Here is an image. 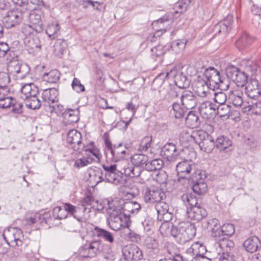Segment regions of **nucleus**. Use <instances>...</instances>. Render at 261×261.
Listing matches in <instances>:
<instances>
[{"instance_id": "nucleus-1", "label": "nucleus", "mask_w": 261, "mask_h": 261, "mask_svg": "<svg viewBox=\"0 0 261 261\" xmlns=\"http://www.w3.org/2000/svg\"><path fill=\"white\" fill-rule=\"evenodd\" d=\"M160 230L162 233H170L180 244H185L196 234L194 225L188 222H181L177 225L164 223L161 226Z\"/></svg>"}, {"instance_id": "nucleus-2", "label": "nucleus", "mask_w": 261, "mask_h": 261, "mask_svg": "<svg viewBox=\"0 0 261 261\" xmlns=\"http://www.w3.org/2000/svg\"><path fill=\"white\" fill-rule=\"evenodd\" d=\"M109 216L108 224L109 227L115 231L121 229L123 227L130 225L131 222L127 214L123 213L121 206L109 205L108 209Z\"/></svg>"}, {"instance_id": "nucleus-3", "label": "nucleus", "mask_w": 261, "mask_h": 261, "mask_svg": "<svg viewBox=\"0 0 261 261\" xmlns=\"http://www.w3.org/2000/svg\"><path fill=\"white\" fill-rule=\"evenodd\" d=\"M103 138L106 147V153L107 154L109 152L113 161L118 162L123 160L126 155H128L129 153L127 151V147L126 145L123 146L121 143L118 145H113L108 133L103 134Z\"/></svg>"}, {"instance_id": "nucleus-4", "label": "nucleus", "mask_w": 261, "mask_h": 261, "mask_svg": "<svg viewBox=\"0 0 261 261\" xmlns=\"http://www.w3.org/2000/svg\"><path fill=\"white\" fill-rule=\"evenodd\" d=\"M204 80L210 85L215 84L218 88L223 90H227L229 88L228 80L223 78L220 72L213 67L205 68L203 72Z\"/></svg>"}, {"instance_id": "nucleus-5", "label": "nucleus", "mask_w": 261, "mask_h": 261, "mask_svg": "<svg viewBox=\"0 0 261 261\" xmlns=\"http://www.w3.org/2000/svg\"><path fill=\"white\" fill-rule=\"evenodd\" d=\"M204 80L210 85L215 84L218 88L223 90H227L229 88L228 80L223 78L220 72L213 67L205 68L203 72Z\"/></svg>"}, {"instance_id": "nucleus-6", "label": "nucleus", "mask_w": 261, "mask_h": 261, "mask_svg": "<svg viewBox=\"0 0 261 261\" xmlns=\"http://www.w3.org/2000/svg\"><path fill=\"white\" fill-rule=\"evenodd\" d=\"M178 175L183 178L192 179L193 175H200V171L196 170V165L192 160H185L179 162L176 166Z\"/></svg>"}, {"instance_id": "nucleus-7", "label": "nucleus", "mask_w": 261, "mask_h": 261, "mask_svg": "<svg viewBox=\"0 0 261 261\" xmlns=\"http://www.w3.org/2000/svg\"><path fill=\"white\" fill-rule=\"evenodd\" d=\"M102 241L100 239L87 242L81 246L78 250V255L82 258H93L100 251Z\"/></svg>"}, {"instance_id": "nucleus-8", "label": "nucleus", "mask_w": 261, "mask_h": 261, "mask_svg": "<svg viewBox=\"0 0 261 261\" xmlns=\"http://www.w3.org/2000/svg\"><path fill=\"white\" fill-rule=\"evenodd\" d=\"M8 71L16 80L23 79L29 73V67L18 60H11L8 65Z\"/></svg>"}, {"instance_id": "nucleus-9", "label": "nucleus", "mask_w": 261, "mask_h": 261, "mask_svg": "<svg viewBox=\"0 0 261 261\" xmlns=\"http://www.w3.org/2000/svg\"><path fill=\"white\" fill-rule=\"evenodd\" d=\"M143 199L146 203H157L166 197L161 189L151 186L145 187L143 190Z\"/></svg>"}, {"instance_id": "nucleus-10", "label": "nucleus", "mask_w": 261, "mask_h": 261, "mask_svg": "<svg viewBox=\"0 0 261 261\" xmlns=\"http://www.w3.org/2000/svg\"><path fill=\"white\" fill-rule=\"evenodd\" d=\"M58 91L56 88H49L45 89L42 93V97L44 101L48 103V109L47 111L50 113H55L58 114L59 111H61L63 108L62 106L54 105L51 106V103H55L58 101Z\"/></svg>"}, {"instance_id": "nucleus-11", "label": "nucleus", "mask_w": 261, "mask_h": 261, "mask_svg": "<svg viewBox=\"0 0 261 261\" xmlns=\"http://www.w3.org/2000/svg\"><path fill=\"white\" fill-rule=\"evenodd\" d=\"M23 18L21 10L13 9L7 12L2 21L5 27L10 29L18 25Z\"/></svg>"}, {"instance_id": "nucleus-12", "label": "nucleus", "mask_w": 261, "mask_h": 261, "mask_svg": "<svg viewBox=\"0 0 261 261\" xmlns=\"http://www.w3.org/2000/svg\"><path fill=\"white\" fill-rule=\"evenodd\" d=\"M166 76L173 78L175 84L180 89L187 88L190 84V81L186 75L181 70L176 68L167 72Z\"/></svg>"}, {"instance_id": "nucleus-13", "label": "nucleus", "mask_w": 261, "mask_h": 261, "mask_svg": "<svg viewBox=\"0 0 261 261\" xmlns=\"http://www.w3.org/2000/svg\"><path fill=\"white\" fill-rule=\"evenodd\" d=\"M67 142L75 151L81 153L85 147L82 142L81 134L76 129H71L67 134Z\"/></svg>"}, {"instance_id": "nucleus-14", "label": "nucleus", "mask_w": 261, "mask_h": 261, "mask_svg": "<svg viewBox=\"0 0 261 261\" xmlns=\"http://www.w3.org/2000/svg\"><path fill=\"white\" fill-rule=\"evenodd\" d=\"M182 106L186 109L195 108L199 103L198 96L191 91L184 90L180 97Z\"/></svg>"}, {"instance_id": "nucleus-15", "label": "nucleus", "mask_w": 261, "mask_h": 261, "mask_svg": "<svg viewBox=\"0 0 261 261\" xmlns=\"http://www.w3.org/2000/svg\"><path fill=\"white\" fill-rule=\"evenodd\" d=\"M245 93L250 98H258L261 95V89L258 81L255 79L250 80L246 85Z\"/></svg>"}, {"instance_id": "nucleus-16", "label": "nucleus", "mask_w": 261, "mask_h": 261, "mask_svg": "<svg viewBox=\"0 0 261 261\" xmlns=\"http://www.w3.org/2000/svg\"><path fill=\"white\" fill-rule=\"evenodd\" d=\"M123 256L130 261H138L142 258V252L136 245L126 246L122 250Z\"/></svg>"}, {"instance_id": "nucleus-17", "label": "nucleus", "mask_w": 261, "mask_h": 261, "mask_svg": "<svg viewBox=\"0 0 261 261\" xmlns=\"http://www.w3.org/2000/svg\"><path fill=\"white\" fill-rule=\"evenodd\" d=\"M199 112L202 117L206 119H211L216 114L215 105L210 101H205L200 103Z\"/></svg>"}, {"instance_id": "nucleus-18", "label": "nucleus", "mask_w": 261, "mask_h": 261, "mask_svg": "<svg viewBox=\"0 0 261 261\" xmlns=\"http://www.w3.org/2000/svg\"><path fill=\"white\" fill-rule=\"evenodd\" d=\"M88 172L89 177L87 181L89 187L94 188L98 184L105 180L103 174L101 169L97 167L90 168Z\"/></svg>"}, {"instance_id": "nucleus-19", "label": "nucleus", "mask_w": 261, "mask_h": 261, "mask_svg": "<svg viewBox=\"0 0 261 261\" xmlns=\"http://www.w3.org/2000/svg\"><path fill=\"white\" fill-rule=\"evenodd\" d=\"M29 14V21L30 23L36 28V33H40L43 30V25L42 18L43 12L40 9L31 10Z\"/></svg>"}, {"instance_id": "nucleus-20", "label": "nucleus", "mask_w": 261, "mask_h": 261, "mask_svg": "<svg viewBox=\"0 0 261 261\" xmlns=\"http://www.w3.org/2000/svg\"><path fill=\"white\" fill-rule=\"evenodd\" d=\"M162 152L164 158L169 162L178 161L180 159V154L177 151L175 144L172 143L166 144L162 148Z\"/></svg>"}, {"instance_id": "nucleus-21", "label": "nucleus", "mask_w": 261, "mask_h": 261, "mask_svg": "<svg viewBox=\"0 0 261 261\" xmlns=\"http://www.w3.org/2000/svg\"><path fill=\"white\" fill-rule=\"evenodd\" d=\"M187 215L190 219L199 221L206 216L207 212L201 204L197 206H194L190 209L188 207Z\"/></svg>"}, {"instance_id": "nucleus-22", "label": "nucleus", "mask_w": 261, "mask_h": 261, "mask_svg": "<svg viewBox=\"0 0 261 261\" xmlns=\"http://www.w3.org/2000/svg\"><path fill=\"white\" fill-rule=\"evenodd\" d=\"M199 175V176L196 175L195 176L193 175L191 179L194 183L192 186V190L194 192L198 195H202L206 193L207 185L204 181L201 172H200Z\"/></svg>"}, {"instance_id": "nucleus-23", "label": "nucleus", "mask_w": 261, "mask_h": 261, "mask_svg": "<svg viewBox=\"0 0 261 261\" xmlns=\"http://www.w3.org/2000/svg\"><path fill=\"white\" fill-rule=\"evenodd\" d=\"M232 16L231 15H228L222 21L219 22L218 23L215 25L214 30L216 33H227L232 29Z\"/></svg>"}, {"instance_id": "nucleus-24", "label": "nucleus", "mask_w": 261, "mask_h": 261, "mask_svg": "<svg viewBox=\"0 0 261 261\" xmlns=\"http://www.w3.org/2000/svg\"><path fill=\"white\" fill-rule=\"evenodd\" d=\"M94 236L102 238L105 241L112 244L115 242V234L97 226L94 227L92 231Z\"/></svg>"}, {"instance_id": "nucleus-25", "label": "nucleus", "mask_w": 261, "mask_h": 261, "mask_svg": "<svg viewBox=\"0 0 261 261\" xmlns=\"http://www.w3.org/2000/svg\"><path fill=\"white\" fill-rule=\"evenodd\" d=\"M243 246L247 251L250 253L254 252L260 246V240L256 236L251 237L245 241Z\"/></svg>"}, {"instance_id": "nucleus-26", "label": "nucleus", "mask_w": 261, "mask_h": 261, "mask_svg": "<svg viewBox=\"0 0 261 261\" xmlns=\"http://www.w3.org/2000/svg\"><path fill=\"white\" fill-rule=\"evenodd\" d=\"M86 154L88 156L87 158L83 157L82 158L77 159L74 162V167L80 168L87 166L91 164L93 161V159L91 156L92 155L93 156H96L97 155L95 152H93L91 149H85Z\"/></svg>"}, {"instance_id": "nucleus-27", "label": "nucleus", "mask_w": 261, "mask_h": 261, "mask_svg": "<svg viewBox=\"0 0 261 261\" xmlns=\"http://www.w3.org/2000/svg\"><path fill=\"white\" fill-rule=\"evenodd\" d=\"M38 88L35 84L29 83L24 84L21 89L22 99H26L31 96H35L38 93Z\"/></svg>"}, {"instance_id": "nucleus-28", "label": "nucleus", "mask_w": 261, "mask_h": 261, "mask_svg": "<svg viewBox=\"0 0 261 261\" xmlns=\"http://www.w3.org/2000/svg\"><path fill=\"white\" fill-rule=\"evenodd\" d=\"M25 46L30 51H38L41 48L40 39L37 36L25 37L24 39Z\"/></svg>"}, {"instance_id": "nucleus-29", "label": "nucleus", "mask_w": 261, "mask_h": 261, "mask_svg": "<svg viewBox=\"0 0 261 261\" xmlns=\"http://www.w3.org/2000/svg\"><path fill=\"white\" fill-rule=\"evenodd\" d=\"M141 208L139 203L136 201H129L124 203L123 207H121L123 213L127 214L130 217V214H136L138 213Z\"/></svg>"}, {"instance_id": "nucleus-30", "label": "nucleus", "mask_w": 261, "mask_h": 261, "mask_svg": "<svg viewBox=\"0 0 261 261\" xmlns=\"http://www.w3.org/2000/svg\"><path fill=\"white\" fill-rule=\"evenodd\" d=\"M80 111L79 108L75 109H67L63 113V117L68 124L77 122L79 119Z\"/></svg>"}, {"instance_id": "nucleus-31", "label": "nucleus", "mask_w": 261, "mask_h": 261, "mask_svg": "<svg viewBox=\"0 0 261 261\" xmlns=\"http://www.w3.org/2000/svg\"><path fill=\"white\" fill-rule=\"evenodd\" d=\"M94 198L91 195H88L83 198L80 201V204L77 207V210L82 211L83 213H89L91 211V206H94Z\"/></svg>"}, {"instance_id": "nucleus-32", "label": "nucleus", "mask_w": 261, "mask_h": 261, "mask_svg": "<svg viewBox=\"0 0 261 261\" xmlns=\"http://www.w3.org/2000/svg\"><path fill=\"white\" fill-rule=\"evenodd\" d=\"M215 142L213 138L208 135L199 145L200 150L207 153H211L215 148Z\"/></svg>"}, {"instance_id": "nucleus-33", "label": "nucleus", "mask_w": 261, "mask_h": 261, "mask_svg": "<svg viewBox=\"0 0 261 261\" xmlns=\"http://www.w3.org/2000/svg\"><path fill=\"white\" fill-rule=\"evenodd\" d=\"M122 172L118 169L109 174H105L104 176L105 180L109 182L114 184L116 185H118L122 180L121 175Z\"/></svg>"}, {"instance_id": "nucleus-34", "label": "nucleus", "mask_w": 261, "mask_h": 261, "mask_svg": "<svg viewBox=\"0 0 261 261\" xmlns=\"http://www.w3.org/2000/svg\"><path fill=\"white\" fill-rule=\"evenodd\" d=\"M186 124L192 128L198 127L200 124L199 116L193 111L189 112L185 118Z\"/></svg>"}, {"instance_id": "nucleus-35", "label": "nucleus", "mask_w": 261, "mask_h": 261, "mask_svg": "<svg viewBox=\"0 0 261 261\" xmlns=\"http://www.w3.org/2000/svg\"><path fill=\"white\" fill-rule=\"evenodd\" d=\"M60 77V72L58 70H52L49 72L44 73L42 78L43 80L51 84L57 83Z\"/></svg>"}, {"instance_id": "nucleus-36", "label": "nucleus", "mask_w": 261, "mask_h": 261, "mask_svg": "<svg viewBox=\"0 0 261 261\" xmlns=\"http://www.w3.org/2000/svg\"><path fill=\"white\" fill-rule=\"evenodd\" d=\"M231 141L227 137L224 136H219L215 142V146L220 151H224L231 145Z\"/></svg>"}, {"instance_id": "nucleus-37", "label": "nucleus", "mask_w": 261, "mask_h": 261, "mask_svg": "<svg viewBox=\"0 0 261 261\" xmlns=\"http://www.w3.org/2000/svg\"><path fill=\"white\" fill-rule=\"evenodd\" d=\"M212 222L214 224V228H212V236L219 243L226 237L222 232V228H220L217 225L218 220L213 219Z\"/></svg>"}, {"instance_id": "nucleus-38", "label": "nucleus", "mask_w": 261, "mask_h": 261, "mask_svg": "<svg viewBox=\"0 0 261 261\" xmlns=\"http://www.w3.org/2000/svg\"><path fill=\"white\" fill-rule=\"evenodd\" d=\"M148 161V156L142 153L135 154L131 157L132 162L135 166L138 167L144 164L146 165Z\"/></svg>"}, {"instance_id": "nucleus-39", "label": "nucleus", "mask_w": 261, "mask_h": 261, "mask_svg": "<svg viewBox=\"0 0 261 261\" xmlns=\"http://www.w3.org/2000/svg\"><path fill=\"white\" fill-rule=\"evenodd\" d=\"M163 166V161L161 159H154L147 162L145 169L148 171H154L161 169Z\"/></svg>"}, {"instance_id": "nucleus-40", "label": "nucleus", "mask_w": 261, "mask_h": 261, "mask_svg": "<svg viewBox=\"0 0 261 261\" xmlns=\"http://www.w3.org/2000/svg\"><path fill=\"white\" fill-rule=\"evenodd\" d=\"M26 106L31 109L35 110L39 109L41 106V102L37 95L31 96L24 99Z\"/></svg>"}, {"instance_id": "nucleus-41", "label": "nucleus", "mask_w": 261, "mask_h": 261, "mask_svg": "<svg viewBox=\"0 0 261 261\" xmlns=\"http://www.w3.org/2000/svg\"><path fill=\"white\" fill-rule=\"evenodd\" d=\"M60 27L58 23H51L46 29L45 32L51 39H55L58 37Z\"/></svg>"}, {"instance_id": "nucleus-42", "label": "nucleus", "mask_w": 261, "mask_h": 261, "mask_svg": "<svg viewBox=\"0 0 261 261\" xmlns=\"http://www.w3.org/2000/svg\"><path fill=\"white\" fill-rule=\"evenodd\" d=\"M15 227L9 228L5 230L3 234L4 240L8 245H11L15 242Z\"/></svg>"}, {"instance_id": "nucleus-43", "label": "nucleus", "mask_w": 261, "mask_h": 261, "mask_svg": "<svg viewBox=\"0 0 261 261\" xmlns=\"http://www.w3.org/2000/svg\"><path fill=\"white\" fill-rule=\"evenodd\" d=\"M251 42L252 39L251 37H250L247 34L245 33L236 41V45L239 49H241L250 44Z\"/></svg>"}, {"instance_id": "nucleus-44", "label": "nucleus", "mask_w": 261, "mask_h": 261, "mask_svg": "<svg viewBox=\"0 0 261 261\" xmlns=\"http://www.w3.org/2000/svg\"><path fill=\"white\" fill-rule=\"evenodd\" d=\"M225 72L228 79L232 81L234 80L235 77H238L239 73L242 72L238 68L232 65H228L226 68Z\"/></svg>"}, {"instance_id": "nucleus-45", "label": "nucleus", "mask_w": 261, "mask_h": 261, "mask_svg": "<svg viewBox=\"0 0 261 261\" xmlns=\"http://www.w3.org/2000/svg\"><path fill=\"white\" fill-rule=\"evenodd\" d=\"M191 3V0H180L175 4L174 9H175V13H181L186 11L188 7Z\"/></svg>"}, {"instance_id": "nucleus-46", "label": "nucleus", "mask_w": 261, "mask_h": 261, "mask_svg": "<svg viewBox=\"0 0 261 261\" xmlns=\"http://www.w3.org/2000/svg\"><path fill=\"white\" fill-rule=\"evenodd\" d=\"M186 43L185 40H176L172 42L171 47L175 53L179 54L185 49Z\"/></svg>"}, {"instance_id": "nucleus-47", "label": "nucleus", "mask_w": 261, "mask_h": 261, "mask_svg": "<svg viewBox=\"0 0 261 261\" xmlns=\"http://www.w3.org/2000/svg\"><path fill=\"white\" fill-rule=\"evenodd\" d=\"M243 109L245 112L251 111L255 115H261V100L244 107Z\"/></svg>"}, {"instance_id": "nucleus-48", "label": "nucleus", "mask_w": 261, "mask_h": 261, "mask_svg": "<svg viewBox=\"0 0 261 261\" xmlns=\"http://www.w3.org/2000/svg\"><path fill=\"white\" fill-rule=\"evenodd\" d=\"M207 134L202 130H195L193 131V142L197 144L198 146L202 142L206 137H207Z\"/></svg>"}, {"instance_id": "nucleus-49", "label": "nucleus", "mask_w": 261, "mask_h": 261, "mask_svg": "<svg viewBox=\"0 0 261 261\" xmlns=\"http://www.w3.org/2000/svg\"><path fill=\"white\" fill-rule=\"evenodd\" d=\"M219 247L225 252H230V251L233 248L234 246V243L227 238H224L223 240L218 243Z\"/></svg>"}, {"instance_id": "nucleus-50", "label": "nucleus", "mask_w": 261, "mask_h": 261, "mask_svg": "<svg viewBox=\"0 0 261 261\" xmlns=\"http://www.w3.org/2000/svg\"><path fill=\"white\" fill-rule=\"evenodd\" d=\"M208 83L205 80L199 81L197 84V90L198 94L200 97H205L206 93L208 90Z\"/></svg>"}, {"instance_id": "nucleus-51", "label": "nucleus", "mask_w": 261, "mask_h": 261, "mask_svg": "<svg viewBox=\"0 0 261 261\" xmlns=\"http://www.w3.org/2000/svg\"><path fill=\"white\" fill-rule=\"evenodd\" d=\"M231 112V106L225 103L220 105L216 108V113L220 117L229 116Z\"/></svg>"}, {"instance_id": "nucleus-52", "label": "nucleus", "mask_w": 261, "mask_h": 261, "mask_svg": "<svg viewBox=\"0 0 261 261\" xmlns=\"http://www.w3.org/2000/svg\"><path fill=\"white\" fill-rule=\"evenodd\" d=\"M193 245L194 248H196V249L194 250L196 259L199 258H204V254L206 252L205 246L198 242L194 243Z\"/></svg>"}, {"instance_id": "nucleus-53", "label": "nucleus", "mask_w": 261, "mask_h": 261, "mask_svg": "<svg viewBox=\"0 0 261 261\" xmlns=\"http://www.w3.org/2000/svg\"><path fill=\"white\" fill-rule=\"evenodd\" d=\"M4 92L0 94V108L7 109L11 108L13 101V98L9 96H4Z\"/></svg>"}, {"instance_id": "nucleus-54", "label": "nucleus", "mask_w": 261, "mask_h": 261, "mask_svg": "<svg viewBox=\"0 0 261 261\" xmlns=\"http://www.w3.org/2000/svg\"><path fill=\"white\" fill-rule=\"evenodd\" d=\"M238 77H235L234 80L232 81L238 87H243L245 84H247L248 75L246 73L242 71V73H239Z\"/></svg>"}, {"instance_id": "nucleus-55", "label": "nucleus", "mask_w": 261, "mask_h": 261, "mask_svg": "<svg viewBox=\"0 0 261 261\" xmlns=\"http://www.w3.org/2000/svg\"><path fill=\"white\" fill-rule=\"evenodd\" d=\"M145 246L148 249L157 253L158 250V243L155 239L152 237H148L145 240Z\"/></svg>"}, {"instance_id": "nucleus-56", "label": "nucleus", "mask_w": 261, "mask_h": 261, "mask_svg": "<svg viewBox=\"0 0 261 261\" xmlns=\"http://www.w3.org/2000/svg\"><path fill=\"white\" fill-rule=\"evenodd\" d=\"M9 82V77L5 72H0V94L7 91V85Z\"/></svg>"}, {"instance_id": "nucleus-57", "label": "nucleus", "mask_w": 261, "mask_h": 261, "mask_svg": "<svg viewBox=\"0 0 261 261\" xmlns=\"http://www.w3.org/2000/svg\"><path fill=\"white\" fill-rule=\"evenodd\" d=\"M53 215L55 219L60 220L66 218L67 216L64 208L61 206L55 207L53 211Z\"/></svg>"}, {"instance_id": "nucleus-58", "label": "nucleus", "mask_w": 261, "mask_h": 261, "mask_svg": "<svg viewBox=\"0 0 261 261\" xmlns=\"http://www.w3.org/2000/svg\"><path fill=\"white\" fill-rule=\"evenodd\" d=\"M155 208L157 212L158 216H159L160 214L165 212L166 213L169 211L168 204L162 201V200L156 203L155 205Z\"/></svg>"}, {"instance_id": "nucleus-59", "label": "nucleus", "mask_w": 261, "mask_h": 261, "mask_svg": "<svg viewBox=\"0 0 261 261\" xmlns=\"http://www.w3.org/2000/svg\"><path fill=\"white\" fill-rule=\"evenodd\" d=\"M172 109L174 111V115L176 118L180 119L185 116V111L180 107L178 103L174 102L172 104Z\"/></svg>"}, {"instance_id": "nucleus-60", "label": "nucleus", "mask_w": 261, "mask_h": 261, "mask_svg": "<svg viewBox=\"0 0 261 261\" xmlns=\"http://www.w3.org/2000/svg\"><path fill=\"white\" fill-rule=\"evenodd\" d=\"M152 142V137L151 136H146L142 140L140 147L139 150L141 151H146L151 146Z\"/></svg>"}, {"instance_id": "nucleus-61", "label": "nucleus", "mask_w": 261, "mask_h": 261, "mask_svg": "<svg viewBox=\"0 0 261 261\" xmlns=\"http://www.w3.org/2000/svg\"><path fill=\"white\" fill-rule=\"evenodd\" d=\"M222 232L225 237L232 236L235 231L234 226L230 223L224 224L221 227Z\"/></svg>"}, {"instance_id": "nucleus-62", "label": "nucleus", "mask_w": 261, "mask_h": 261, "mask_svg": "<svg viewBox=\"0 0 261 261\" xmlns=\"http://www.w3.org/2000/svg\"><path fill=\"white\" fill-rule=\"evenodd\" d=\"M36 28L31 24H24L21 28L22 33L26 36V37H31V35L33 34L34 32H36Z\"/></svg>"}, {"instance_id": "nucleus-63", "label": "nucleus", "mask_w": 261, "mask_h": 261, "mask_svg": "<svg viewBox=\"0 0 261 261\" xmlns=\"http://www.w3.org/2000/svg\"><path fill=\"white\" fill-rule=\"evenodd\" d=\"M15 242L13 243L12 246H20L22 245V239L23 234L21 229L17 227H15Z\"/></svg>"}, {"instance_id": "nucleus-64", "label": "nucleus", "mask_w": 261, "mask_h": 261, "mask_svg": "<svg viewBox=\"0 0 261 261\" xmlns=\"http://www.w3.org/2000/svg\"><path fill=\"white\" fill-rule=\"evenodd\" d=\"M215 101L220 105L225 103L227 100L226 94L223 92H216L214 94Z\"/></svg>"}]
</instances>
